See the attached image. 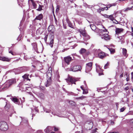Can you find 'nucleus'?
<instances>
[{
  "label": "nucleus",
  "instance_id": "obj_57",
  "mask_svg": "<svg viewBox=\"0 0 133 133\" xmlns=\"http://www.w3.org/2000/svg\"><path fill=\"white\" fill-rule=\"evenodd\" d=\"M33 111H32V117H33V116H34V115H35V114L33 113Z\"/></svg>",
  "mask_w": 133,
  "mask_h": 133
},
{
  "label": "nucleus",
  "instance_id": "obj_46",
  "mask_svg": "<svg viewBox=\"0 0 133 133\" xmlns=\"http://www.w3.org/2000/svg\"><path fill=\"white\" fill-rule=\"evenodd\" d=\"M54 128L55 131H57L59 130V128H58L56 127H54Z\"/></svg>",
  "mask_w": 133,
  "mask_h": 133
},
{
  "label": "nucleus",
  "instance_id": "obj_11",
  "mask_svg": "<svg viewBox=\"0 0 133 133\" xmlns=\"http://www.w3.org/2000/svg\"><path fill=\"white\" fill-rule=\"evenodd\" d=\"M107 55H108L107 54H105L103 52H100L98 54V56L99 58L101 59L105 57Z\"/></svg>",
  "mask_w": 133,
  "mask_h": 133
},
{
  "label": "nucleus",
  "instance_id": "obj_19",
  "mask_svg": "<svg viewBox=\"0 0 133 133\" xmlns=\"http://www.w3.org/2000/svg\"><path fill=\"white\" fill-rule=\"evenodd\" d=\"M123 29L122 28H116V29L115 32L116 34L118 35L122 32Z\"/></svg>",
  "mask_w": 133,
  "mask_h": 133
},
{
  "label": "nucleus",
  "instance_id": "obj_13",
  "mask_svg": "<svg viewBox=\"0 0 133 133\" xmlns=\"http://www.w3.org/2000/svg\"><path fill=\"white\" fill-rule=\"evenodd\" d=\"M18 87L20 88H23V89H26V90L27 89V88H30V87H26V85L24 84V85L23 83L22 82H21L19 83V84L18 85ZM20 90H21V89Z\"/></svg>",
  "mask_w": 133,
  "mask_h": 133
},
{
  "label": "nucleus",
  "instance_id": "obj_64",
  "mask_svg": "<svg viewBox=\"0 0 133 133\" xmlns=\"http://www.w3.org/2000/svg\"><path fill=\"white\" fill-rule=\"evenodd\" d=\"M81 88L83 90H84V89L83 88V86H81Z\"/></svg>",
  "mask_w": 133,
  "mask_h": 133
},
{
  "label": "nucleus",
  "instance_id": "obj_17",
  "mask_svg": "<svg viewBox=\"0 0 133 133\" xmlns=\"http://www.w3.org/2000/svg\"><path fill=\"white\" fill-rule=\"evenodd\" d=\"M0 60L4 61L9 62L10 60V59H9L8 57H5L0 56Z\"/></svg>",
  "mask_w": 133,
  "mask_h": 133
},
{
  "label": "nucleus",
  "instance_id": "obj_31",
  "mask_svg": "<svg viewBox=\"0 0 133 133\" xmlns=\"http://www.w3.org/2000/svg\"><path fill=\"white\" fill-rule=\"evenodd\" d=\"M80 32L83 36H86V33L84 31H80Z\"/></svg>",
  "mask_w": 133,
  "mask_h": 133
},
{
  "label": "nucleus",
  "instance_id": "obj_20",
  "mask_svg": "<svg viewBox=\"0 0 133 133\" xmlns=\"http://www.w3.org/2000/svg\"><path fill=\"white\" fill-rule=\"evenodd\" d=\"M31 45L33 47V48L36 51L37 50V44L36 43H32Z\"/></svg>",
  "mask_w": 133,
  "mask_h": 133
},
{
  "label": "nucleus",
  "instance_id": "obj_6",
  "mask_svg": "<svg viewBox=\"0 0 133 133\" xmlns=\"http://www.w3.org/2000/svg\"><path fill=\"white\" fill-rule=\"evenodd\" d=\"M68 84H70V83L71 84H75V82L77 80L74 78L72 77H69L68 79H65Z\"/></svg>",
  "mask_w": 133,
  "mask_h": 133
},
{
  "label": "nucleus",
  "instance_id": "obj_63",
  "mask_svg": "<svg viewBox=\"0 0 133 133\" xmlns=\"http://www.w3.org/2000/svg\"><path fill=\"white\" fill-rule=\"evenodd\" d=\"M115 104H116V106L117 107H118V103H116Z\"/></svg>",
  "mask_w": 133,
  "mask_h": 133
},
{
  "label": "nucleus",
  "instance_id": "obj_27",
  "mask_svg": "<svg viewBox=\"0 0 133 133\" xmlns=\"http://www.w3.org/2000/svg\"><path fill=\"white\" fill-rule=\"evenodd\" d=\"M54 39H51L50 40V42L49 44V45L51 48H52L53 46V45L54 44Z\"/></svg>",
  "mask_w": 133,
  "mask_h": 133
},
{
  "label": "nucleus",
  "instance_id": "obj_53",
  "mask_svg": "<svg viewBox=\"0 0 133 133\" xmlns=\"http://www.w3.org/2000/svg\"><path fill=\"white\" fill-rule=\"evenodd\" d=\"M111 6V5H107V6H106V7H107V8L108 9V8H110Z\"/></svg>",
  "mask_w": 133,
  "mask_h": 133
},
{
  "label": "nucleus",
  "instance_id": "obj_39",
  "mask_svg": "<svg viewBox=\"0 0 133 133\" xmlns=\"http://www.w3.org/2000/svg\"><path fill=\"white\" fill-rule=\"evenodd\" d=\"M59 10V6L57 5V6L56 9V12H58Z\"/></svg>",
  "mask_w": 133,
  "mask_h": 133
},
{
  "label": "nucleus",
  "instance_id": "obj_21",
  "mask_svg": "<svg viewBox=\"0 0 133 133\" xmlns=\"http://www.w3.org/2000/svg\"><path fill=\"white\" fill-rule=\"evenodd\" d=\"M21 123L22 124V125H23L25 126H27L28 125L27 121L25 119L24 120L23 119H22V121Z\"/></svg>",
  "mask_w": 133,
  "mask_h": 133
},
{
  "label": "nucleus",
  "instance_id": "obj_30",
  "mask_svg": "<svg viewBox=\"0 0 133 133\" xmlns=\"http://www.w3.org/2000/svg\"><path fill=\"white\" fill-rule=\"evenodd\" d=\"M90 27L91 29L93 30H94L96 29V26L93 24H91L90 25Z\"/></svg>",
  "mask_w": 133,
  "mask_h": 133
},
{
  "label": "nucleus",
  "instance_id": "obj_58",
  "mask_svg": "<svg viewBox=\"0 0 133 133\" xmlns=\"http://www.w3.org/2000/svg\"><path fill=\"white\" fill-rule=\"evenodd\" d=\"M98 73H99L98 75H99V76H101V75H103V73H100L99 72Z\"/></svg>",
  "mask_w": 133,
  "mask_h": 133
},
{
  "label": "nucleus",
  "instance_id": "obj_37",
  "mask_svg": "<svg viewBox=\"0 0 133 133\" xmlns=\"http://www.w3.org/2000/svg\"><path fill=\"white\" fill-rule=\"evenodd\" d=\"M20 99L21 101V103H23L24 102L25 98L24 97H23L22 98H20Z\"/></svg>",
  "mask_w": 133,
  "mask_h": 133
},
{
  "label": "nucleus",
  "instance_id": "obj_14",
  "mask_svg": "<svg viewBox=\"0 0 133 133\" xmlns=\"http://www.w3.org/2000/svg\"><path fill=\"white\" fill-rule=\"evenodd\" d=\"M53 129L52 127L50 126H48L44 130V131L46 133H49Z\"/></svg>",
  "mask_w": 133,
  "mask_h": 133
},
{
  "label": "nucleus",
  "instance_id": "obj_34",
  "mask_svg": "<svg viewBox=\"0 0 133 133\" xmlns=\"http://www.w3.org/2000/svg\"><path fill=\"white\" fill-rule=\"evenodd\" d=\"M132 8H133V6H131L130 7H127L126 9L125 10H124V11H128V10H131L132 9Z\"/></svg>",
  "mask_w": 133,
  "mask_h": 133
},
{
  "label": "nucleus",
  "instance_id": "obj_47",
  "mask_svg": "<svg viewBox=\"0 0 133 133\" xmlns=\"http://www.w3.org/2000/svg\"><path fill=\"white\" fill-rule=\"evenodd\" d=\"M129 115H133V110L130 111L128 113Z\"/></svg>",
  "mask_w": 133,
  "mask_h": 133
},
{
  "label": "nucleus",
  "instance_id": "obj_43",
  "mask_svg": "<svg viewBox=\"0 0 133 133\" xmlns=\"http://www.w3.org/2000/svg\"><path fill=\"white\" fill-rule=\"evenodd\" d=\"M129 87L128 86H127L124 89V90L126 91L127 90H128L129 89Z\"/></svg>",
  "mask_w": 133,
  "mask_h": 133
},
{
  "label": "nucleus",
  "instance_id": "obj_15",
  "mask_svg": "<svg viewBox=\"0 0 133 133\" xmlns=\"http://www.w3.org/2000/svg\"><path fill=\"white\" fill-rule=\"evenodd\" d=\"M44 31V29L41 27L39 28L37 30L36 33L38 34H41Z\"/></svg>",
  "mask_w": 133,
  "mask_h": 133
},
{
  "label": "nucleus",
  "instance_id": "obj_25",
  "mask_svg": "<svg viewBox=\"0 0 133 133\" xmlns=\"http://www.w3.org/2000/svg\"><path fill=\"white\" fill-rule=\"evenodd\" d=\"M28 1L29 2L31 1V3H32V4L34 6V7L35 8H36L37 5L35 2H34L32 0H29Z\"/></svg>",
  "mask_w": 133,
  "mask_h": 133
},
{
  "label": "nucleus",
  "instance_id": "obj_49",
  "mask_svg": "<svg viewBox=\"0 0 133 133\" xmlns=\"http://www.w3.org/2000/svg\"><path fill=\"white\" fill-rule=\"evenodd\" d=\"M104 16L106 18H109V15H104Z\"/></svg>",
  "mask_w": 133,
  "mask_h": 133
},
{
  "label": "nucleus",
  "instance_id": "obj_29",
  "mask_svg": "<svg viewBox=\"0 0 133 133\" xmlns=\"http://www.w3.org/2000/svg\"><path fill=\"white\" fill-rule=\"evenodd\" d=\"M109 49L110 52L111 54H113L115 52V49H114L110 48Z\"/></svg>",
  "mask_w": 133,
  "mask_h": 133
},
{
  "label": "nucleus",
  "instance_id": "obj_50",
  "mask_svg": "<svg viewBox=\"0 0 133 133\" xmlns=\"http://www.w3.org/2000/svg\"><path fill=\"white\" fill-rule=\"evenodd\" d=\"M130 122L131 124L133 125V119L130 120Z\"/></svg>",
  "mask_w": 133,
  "mask_h": 133
},
{
  "label": "nucleus",
  "instance_id": "obj_24",
  "mask_svg": "<svg viewBox=\"0 0 133 133\" xmlns=\"http://www.w3.org/2000/svg\"><path fill=\"white\" fill-rule=\"evenodd\" d=\"M86 51V50L85 49L82 48L79 50V52L81 54H83Z\"/></svg>",
  "mask_w": 133,
  "mask_h": 133
},
{
  "label": "nucleus",
  "instance_id": "obj_23",
  "mask_svg": "<svg viewBox=\"0 0 133 133\" xmlns=\"http://www.w3.org/2000/svg\"><path fill=\"white\" fill-rule=\"evenodd\" d=\"M6 104L5 107V108L6 110H8L10 108V104L6 102Z\"/></svg>",
  "mask_w": 133,
  "mask_h": 133
},
{
  "label": "nucleus",
  "instance_id": "obj_8",
  "mask_svg": "<svg viewBox=\"0 0 133 133\" xmlns=\"http://www.w3.org/2000/svg\"><path fill=\"white\" fill-rule=\"evenodd\" d=\"M43 17L42 14H41L39 15L38 16H36L35 18L33 20V21L34 22H36L37 20L41 21L43 19Z\"/></svg>",
  "mask_w": 133,
  "mask_h": 133
},
{
  "label": "nucleus",
  "instance_id": "obj_40",
  "mask_svg": "<svg viewBox=\"0 0 133 133\" xmlns=\"http://www.w3.org/2000/svg\"><path fill=\"white\" fill-rule=\"evenodd\" d=\"M126 108L125 107H123V108H121L120 109V112H123L124 110Z\"/></svg>",
  "mask_w": 133,
  "mask_h": 133
},
{
  "label": "nucleus",
  "instance_id": "obj_10",
  "mask_svg": "<svg viewBox=\"0 0 133 133\" xmlns=\"http://www.w3.org/2000/svg\"><path fill=\"white\" fill-rule=\"evenodd\" d=\"M48 30L49 32L52 33H53L55 30V28L54 26L52 25H50L48 27Z\"/></svg>",
  "mask_w": 133,
  "mask_h": 133
},
{
  "label": "nucleus",
  "instance_id": "obj_41",
  "mask_svg": "<svg viewBox=\"0 0 133 133\" xmlns=\"http://www.w3.org/2000/svg\"><path fill=\"white\" fill-rule=\"evenodd\" d=\"M44 111L47 113H50L51 112V110L49 109H44Z\"/></svg>",
  "mask_w": 133,
  "mask_h": 133
},
{
  "label": "nucleus",
  "instance_id": "obj_26",
  "mask_svg": "<svg viewBox=\"0 0 133 133\" xmlns=\"http://www.w3.org/2000/svg\"><path fill=\"white\" fill-rule=\"evenodd\" d=\"M67 21V23L68 24L69 26L72 28H73L74 26L72 25L71 22L69 21Z\"/></svg>",
  "mask_w": 133,
  "mask_h": 133
},
{
  "label": "nucleus",
  "instance_id": "obj_9",
  "mask_svg": "<svg viewBox=\"0 0 133 133\" xmlns=\"http://www.w3.org/2000/svg\"><path fill=\"white\" fill-rule=\"evenodd\" d=\"M10 99L12 102L16 104H19L20 103L19 100L16 97L14 96L10 98Z\"/></svg>",
  "mask_w": 133,
  "mask_h": 133
},
{
  "label": "nucleus",
  "instance_id": "obj_45",
  "mask_svg": "<svg viewBox=\"0 0 133 133\" xmlns=\"http://www.w3.org/2000/svg\"><path fill=\"white\" fill-rule=\"evenodd\" d=\"M113 23H115L116 24H118V22L116 20V19H114V20L113 21Z\"/></svg>",
  "mask_w": 133,
  "mask_h": 133
},
{
  "label": "nucleus",
  "instance_id": "obj_18",
  "mask_svg": "<svg viewBox=\"0 0 133 133\" xmlns=\"http://www.w3.org/2000/svg\"><path fill=\"white\" fill-rule=\"evenodd\" d=\"M122 52L123 55L126 58L128 56V54H127V50L125 48H122Z\"/></svg>",
  "mask_w": 133,
  "mask_h": 133
},
{
  "label": "nucleus",
  "instance_id": "obj_54",
  "mask_svg": "<svg viewBox=\"0 0 133 133\" xmlns=\"http://www.w3.org/2000/svg\"><path fill=\"white\" fill-rule=\"evenodd\" d=\"M35 110L37 112H38V109L36 108H35Z\"/></svg>",
  "mask_w": 133,
  "mask_h": 133
},
{
  "label": "nucleus",
  "instance_id": "obj_51",
  "mask_svg": "<svg viewBox=\"0 0 133 133\" xmlns=\"http://www.w3.org/2000/svg\"><path fill=\"white\" fill-rule=\"evenodd\" d=\"M9 53H11L12 55H14L15 54L13 52H12V51H10L9 52Z\"/></svg>",
  "mask_w": 133,
  "mask_h": 133
},
{
  "label": "nucleus",
  "instance_id": "obj_35",
  "mask_svg": "<svg viewBox=\"0 0 133 133\" xmlns=\"http://www.w3.org/2000/svg\"><path fill=\"white\" fill-rule=\"evenodd\" d=\"M107 31V30L105 29H100L99 30V31L100 32H106Z\"/></svg>",
  "mask_w": 133,
  "mask_h": 133
},
{
  "label": "nucleus",
  "instance_id": "obj_44",
  "mask_svg": "<svg viewBox=\"0 0 133 133\" xmlns=\"http://www.w3.org/2000/svg\"><path fill=\"white\" fill-rule=\"evenodd\" d=\"M88 93L87 90H85L84 89L83 90V94H86Z\"/></svg>",
  "mask_w": 133,
  "mask_h": 133
},
{
  "label": "nucleus",
  "instance_id": "obj_61",
  "mask_svg": "<svg viewBox=\"0 0 133 133\" xmlns=\"http://www.w3.org/2000/svg\"><path fill=\"white\" fill-rule=\"evenodd\" d=\"M101 11H103L104 10L103 8H100Z\"/></svg>",
  "mask_w": 133,
  "mask_h": 133
},
{
  "label": "nucleus",
  "instance_id": "obj_32",
  "mask_svg": "<svg viewBox=\"0 0 133 133\" xmlns=\"http://www.w3.org/2000/svg\"><path fill=\"white\" fill-rule=\"evenodd\" d=\"M109 18L112 21L114 20V17L113 15H109Z\"/></svg>",
  "mask_w": 133,
  "mask_h": 133
},
{
  "label": "nucleus",
  "instance_id": "obj_52",
  "mask_svg": "<svg viewBox=\"0 0 133 133\" xmlns=\"http://www.w3.org/2000/svg\"><path fill=\"white\" fill-rule=\"evenodd\" d=\"M97 11L98 12H100L101 11V10L100 9H97Z\"/></svg>",
  "mask_w": 133,
  "mask_h": 133
},
{
  "label": "nucleus",
  "instance_id": "obj_28",
  "mask_svg": "<svg viewBox=\"0 0 133 133\" xmlns=\"http://www.w3.org/2000/svg\"><path fill=\"white\" fill-rule=\"evenodd\" d=\"M110 64V63L108 62L105 65L104 67V69H107L109 68Z\"/></svg>",
  "mask_w": 133,
  "mask_h": 133
},
{
  "label": "nucleus",
  "instance_id": "obj_1",
  "mask_svg": "<svg viewBox=\"0 0 133 133\" xmlns=\"http://www.w3.org/2000/svg\"><path fill=\"white\" fill-rule=\"evenodd\" d=\"M15 79H13L7 81L1 87L3 90H5L9 88L12 84L16 83Z\"/></svg>",
  "mask_w": 133,
  "mask_h": 133
},
{
  "label": "nucleus",
  "instance_id": "obj_2",
  "mask_svg": "<svg viewBox=\"0 0 133 133\" xmlns=\"http://www.w3.org/2000/svg\"><path fill=\"white\" fill-rule=\"evenodd\" d=\"M8 129V125L7 123L4 121L0 122V130L2 131H5Z\"/></svg>",
  "mask_w": 133,
  "mask_h": 133
},
{
  "label": "nucleus",
  "instance_id": "obj_12",
  "mask_svg": "<svg viewBox=\"0 0 133 133\" xmlns=\"http://www.w3.org/2000/svg\"><path fill=\"white\" fill-rule=\"evenodd\" d=\"M52 81L51 77H50L47 79V81L45 83V84L46 87H49L52 83Z\"/></svg>",
  "mask_w": 133,
  "mask_h": 133
},
{
  "label": "nucleus",
  "instance_id": "obj_60",
  "mask_svg": "<svg viewBox=\"0 0 133 133\" xmlns=\"http://www.w3.org/2000/svg\"><path fill=\"white\" fill-rule=\"evenodd\" d=\"M126 80L127 81H128L129 80V77H127L126 78Z\"/></svg>",
  "mask_w": 133,
  "mask_h": 133
},
{
  "label": "nucleus",
  "instance_id": "obj_5",
  "mask_svg": "<svg viewBox=\"0 0 133 133\" xmlns=\"http://www.w3.org/2000/svg\"><path fill=\"white\" fill-rule=\"evenodd\" d=\"M92 62H89L86 64L85 70L86 73H88L91 70L92 68Z\"/></svg>",
  "mask_w": 133,
  "mask_h": 133
},
{
  "label": "nucleus",
  "instance_id": "obj_42",
  "mask_svg": "<svg viewBox=\"0 0 133 133\" xmlns=\"http://www.w3.org/2000/svg\"><path fill=\"white\" fill-rule=\"evenodd\" d=\"M48 35H46L44 37V39L45 42H46L47 41V39L48 37Z\"/></svg>",
  "mask_w": 133,
  "mask_h": 133
},
{
  "label": "nucleus",
  "instance_id": "obj_62",
  "mask_svg": "<svg viewBox=\"0 0 133 133\" xmlns=\"http://www.w3.org/2000/svg\"><path fill=\"white\" fill-rule=\"evenodd\" d=\"M108 133H119L118 132H111Z\"/></svg>",
  "mask_w": 133,
  "mask_h": 133
},
{
  "label": "nucleus",
  "instance_id": "obj_36",
  "mask_svg": "<svg viewBox=\"0 0 133 133\" xmlns=\"http://www.w3.org/2000/svg\"><path fill=\"white\" fill-rule=\"evenodd\" d=\"M22 68H20L17 69V71H20L19 72H18L16 73V74H18L20 73H21L22 72H23V71H21L22 70Z\"/></svg>",
  "mask_w": 133,
  "mask_h": 133
},
{
  "label": "nucleus",
  "instance_id": "obj_7",
  "mask_svg": "<svg viewBox=\"0 0 133 133\" xmlns=\"http://www.w3.org/2000/svg\"><path fill=\"white\" fill-rule=\"evenodd\" d=\"M64 59L65 62L67 63L68 65L69 64L70 62L72 60L71 57L70 56L64 57Z\"/></svg>",
  "mask_w": 133,
  "mask_h": 133
},
{
  "label": "nucleus",
  "instance_id": "obj_38",
  "mask_svg": "<svg viewBox=\"0 0 133 133\" xmlns=\"http://www.w3.org/2000/svg\"><path fill=\"white\" fill-rule=\"evenodd\" d=\"M39 8L38 9H37V10L39 11H41V10H42V6L40 5H39Z\"/></svg>",
  "mask_w": 133,
  "mask_h": 133
},
{
  "label": "nucleus",
  "instance_id": "obj_33",
  "mask_svg": "<svg viewBox=\"0 0 133 133\" xmlns=\"http://www.w3.org/2000/svg\"><path fill=\"white\" fill-rule=\"evenodd\" d=\"M86 97L85 96H82L80 97H77L76 98V99H81V100L85 98Z\"/></svg>",
  "mask_w": 133,
  "mask_h": 133
},
{
  "label": "nucleus",
  "instance_id": "obj_48",
  "mask_svg": "<svg viewBox=\"0 0 133 133\" xmlns=\"http://www.w3.org/2000/svg\"><path fill=\"white\" fill-rule=\"evenodd\" d=\"M131 79L132 82H133V72H132L131 73Z\"/></svg>",
  "mask_w": 133,
  "mask_h": 133
},
{
  "label": "nucleus",
  "instance_id": "obj_4",
  "mask_svg": "<svg viewBox=\"0 0 133 133\" xmlns=\"http://www.w3.org/2000/svg\"><path fill=\"white\" fill-rule=\"evenodd\" d=\"M99 35L102 39H103L105 41H108L111 39L110 37L108 34H105L103 35L99 34Z\"/></svg>",
  "mask_w": 133,
  "mask_h": 133
},
{
  "label": "nucleus",
  "instance_id": "obj_22",
  "mask_svg": "<svg viewBox=\"0 0 133 133\" xmlns=\"http://www.w3.org/2000/svg\"><path fill=\"white\" fill-rule=\"evenodd\" d=\"M95 65L96 66V71H98V69H99V70H101V72H102L103 71V70L101 69V68L100 65L97 64H96Z\"/></svg>",
  "mask_w": 133,
  "mask_h": 133
},
{
  "label": "nucleus",
  "instance_id": "obj_56",
  "mask_svg": "<svg viewBox=\"0 0 133 133\" xmlns=\"http://www.w3.org/2000/svg\"><path fill=\"white\" fill-rule=\"evenodd\" d=\"M55 23L56 24H57V20L55 18Z\"/></svg>",
  "mask_w": 133,
  "mask_h": 133
},
{
  "label": "nucleus",
  "instance_id": "obj_16",
  "mask_svg": "<svg viewBox=\"0 0 133 133\" xmlns=\"http://www.w3.org/2000/svg\"><path fill=\"white\" fill-rule=\"evenodd\" d=\"M29 75L27 74H25L24 75L22 76V77L23 78V80L24 81H26L27 80L30 81V79L28 78Z\"/></svg>",
  "mask_w": 133,
  "mask_h": 133
},
{
  "label": "nucleus",
  "instance_id": "obj_3",
  "mask_svg": "<svg viewBox=\"0 0 133 133\" xmlns=\"http://www.w3.org/2000/svg\"><path fill=\"white\" fill-rule=\"evenodd\" d=\"M68 69L69 71L76 72L80 71L81 69V66L79 65H73L72 64L70 68Z\"/></svg>",
  "mask_w": 133,
  "mask_h": 133
},
{
  "label": "nucleus",
  "instance_id": "obj_59",
  "mask_svg": "<svg viewBox=\"0 0 133 133\" xmlns=\"http://www.w3.org/2000/svg\"><path fill=\"white\" fill-rule=\"evenodd\" d=\"M123 74H121L120 76H119V77L120 78H121L122 77H123Z\"/></svg>",
  "mask_w": 133,
  "mask_h": 133
},
{
  "label": "nucleus",
  "instance_id": "obj_55",
  "mask_svg": "<svg viewBox=\"0 0 133 133\" xmlns=\"http://www.w3.org/2000/svg\"><path fill=\"white\" fill-rule=\"evenodd\" d=\"M104 8V10H108V8H107V7H105L103 8Z\"/></svg>",
  "mask_w": 133,
  "mask_h": 133
}]
</instances>
